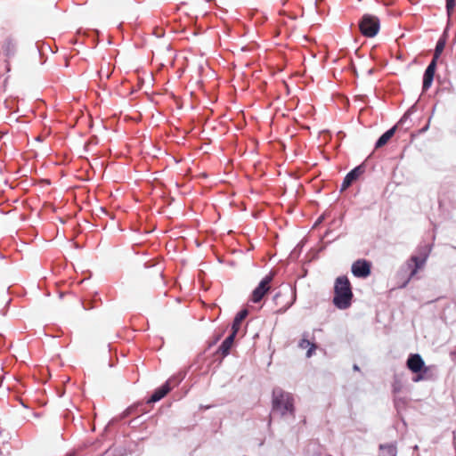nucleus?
Masks as SVG:
<instances>
[{
	"label": "nucleus",
	"instance_id": "f3484780",
	"mask_svg": "<svg viewBox=\"0 0 456 456\" xmlns=\"http://www.w3.org/2000/svg\"><path fill=\"white\" fill-rule=\"evenodd\" d=\"M288 294L290 295V301H289L284 306L277 310V314H284L296 301V290L289 289Z\"/></svg>",
	"mask_w": 456,
	"mask_h": 456
},
{
	"label": "nucleus",
	"instance_id": "dca6fc26",
	"mask_svg": "<svg viewBox=\"0 0 456 456\" xmlns=\"http://www.w3.org/2000/svg\"><path fill=\"white\" fill-rule=\"evenodd\" d=\"M8 289H9V288H5L4 287V289H3V292H2V302L4 304V306L0 311V314L3 316L6 315L7 307H8V305H10V303L12 301V299L9 297V294H8Z\"/></svg>",
	"mask_w": 456,
	"mask_h": 456
},
{
	"label": "nucleus",
	"instance_id": "ddd939ff",
	"mask_svg": "<svg viewBox=\"0 0 456 456\" xmlns=\"http://www.w3.org/2000/svg\"><path fill=\"white\" fill-rule=\"evenodd\" d=\"M236 335V333L231 331V333L224 338V340L219 346L217 352L220 353L223 356H227L230 354Z\"/></svg>",
	"mask_w": 456,
	"mask_h": 456
},
{
	"label": "nucleus",
	"instance_id": "6e6552de",
	"mask_svg": "<svg viewBox=\"0 0 456 456\" xmlns=\"http://www.w3.org/2000/svg\"><path fill=\"white\" fill-rule=\"evenodd\" d=\"M273 279V274L269 273L265 276L259 284L254 289L251 294V301L253 303H259L265 294L270 290V283Z\"/></svg>",
	"mask_w": 456,
	"mask_h": 456
},
{
	"label": "nucleus",
	"instance_id": "39448f33",
	"mask_svg": "<svg viewBox=\"0 0 456 456\" xmlns=\"http://www.w3.org/2000/svg\"><path fill=\"white\" fill-rule=\"evenodd\" d=\"M380 20L372 14H363L359 20V29L362 36L374 37L379 31Z\"/></svg>",
	"mask_w": 456,
	"mask_h": 456
},
{
	"label": "nucleus",
	"instance_id": "a878e982",
	"mask_svg": "<svg viewBox=\"0 0 456 456\" xmlns=\"http://www.w3.org/2000/svg\"><path fill=\"white\" fill-rule=\"evenodd\" d=\"M353 370L355 371H360V367L357 364L353 365Z\"/></svg>",
	"mask_w": 456,
	"mask_h": 456
},
{
	"label": "nucleus",
	"instance_id": "2eb2a0df",
	"mask_svg": "<svg viewBox=\"0 0 456 456\" xmlns=\"http://www.w3.org/2000/svg\"><path fill=\"white\" fill-rule=\"evenodd\" d=\"M379 456H396L397 448L395 443L379 444Z\"/></svg>",
	"mask_w": 456,
	"mask_h": 456
},
{
	"label": "nucleus",
	"instance_id": "0eeeda50",
	"mask_svg": "<svg viewBox=\"0 0 456 456\" xmlns=\"http://www.w3.org/2000/svg\"><path fill=\"white\" fill-rule=\"evenodd\" d=\"M183 379V376L181 375H174L169 378L163 385L154 390L147 403H151L160 401L171 391L174 387L179 385Z\"/></svg>",
	"mask_w": 456,
	"mask_h": 456
},
{
	"label": "nucleus",
	"instance_id": "9b49d317",
	"mask_svg": "<svg viewBox=\"0 0 456 456\" xmlns=\"http://www.w3.org/2000/svg\"><path fill=\"white\" fill-rule=\"evenodd\" d=\"M436 60H431L428 67L426 68L424 74H423V82H422V91L426 92L428 91L430 86H432L434 76L436 69Z\"/></svg>",
	"mask_w": 456,
	"mask_h": 456
},
{
	"label": "nucleus",
	"instance_id": "f8f14e48",
	"mask_svg": "<svg viewBox=\"0 0 456 456\" xmlns=\"http://www.w3.org/2000/svg\"><path fill=\"white\" fill-rule=\"evenodd\" d=\"M2 50L7 59L14 57L17 51L16 41L11 37H6L2 44Z\"/></svg>",
	"mask_w": 456,
	"mask_h": 456
},
{
	"label": "nucleus",
	"instance_id": "f257e3e1",
	"mask_svg": "<svg viewBox=\"0 0 456 456\" xmlns=\"http://www.w3.org/2000/svg\"><path fill=\"white\" fill-rule=\"evenodd\" d=\"M429 252L430 249L425 247L419 249V255L411 256L405 265L401 266L397 273V279L402 281L398 282V288L403 289L408 285L418 271L424 266L429 256Z\"/></svg>",
	"mask_w": 456,
	"mask_h": 456
},
{
	"label": "nucleus",
	"instance_id": "6ab92c4d",
	"mask_svg": "<svg viewBox=\"0 0 456 456\" xmlns=\"http://www.w3.org/2000/svg\"><path fill=\"white\" fill-rule=\"evenodd\" d=\"M314 343H312L308 339V333L305 332L303 334V338L300 339L298 343V346L302 349L308 348L311 346V345H314Z\"/></svg>",
	"mask_w": 456,
	"mask_h": 456
},
{
	"label": "nucleus",
	"instance_id": "b1692460",
	"mask_svg": "<svg viewBox=\"0 0 456 456\" xmlns=\"http://www.w3.org/2000/svg\"><path fill=\"white\" fill-rule=\"evenodd\" d=\"M283 295H284V294H283V293H281V292H278V293H276V294L274 295V297H273V300L275 301V304H276V305H279L278 300H279V298H280V297H281Z\"/></svg>",
	"mask_w": 456,
	"mask_h": 456
},
{
	"label": "nucleus",
	"instance_id": "412c9836",
	"mask_svg": "<svg viewBox=\"0 0 456 456\" xmlns=\"http://www.w3.org/2000/svg\"><path fill=\"white\" fill-rule=\"evenodd\" d=\"M403 387V385L400 380H398L396 378L395 379L393 384H392V391L394 394H397L401 392Z\"/></svg>",
	"mask_w": 456,
	"mask_h": 456
},
{
	"label": "nucleus",
	"instance_id": "aec40b11",
	"mask_svg": "<svg viewBox=\"0 0 456 456\" xmlns=\"http://www.w3.org/2000/svg\"><path fill=\"white\" fill-rule=\"evenodd\" d=\"M444 48V42L439 40L436 43V48H435V53H434V56H433L432 60H436V61H437V59L439 58V56H440L441 53L443 52Z\"/></svg>",
	"mask_w": 456,
	"mask_h": 456
},
{
	"label": "nucleus",
	"instance_id": "c85d7f7f",
	"mask_svg": "<svg viewBox=\"0 0 456 456\" xmlns=\"http://www.w3.org/2000/svg\"><path fill=\"white\" fill-rule=\"evenodd\" d=\"M66 456H74V454H67Z\"/></svg>",
	"mask_w": 456,
	"mask_h": 456
},
{
	"label": "nucleus",
	"instance_id": "4468645a",
	"mask_svg": "<svg viewBox=\"0 0 456 456\" xmlns=\"http://www.w3.org/2000/svg\"><path fill=\"white\" fill-rule=\"evenodd\" d=\"M248 315V311L247 309H242L237 313L235 315L232 323V332L238 333L240 324L244 319Z\"/></svg>",
	"mask_w": 456,
	"mask_h": 456
},
{
	"label": "nucleus",
	"instance_id": "5701e85b",
	"mask_svg": "<svg viewBox=\"0 0 456 456\" xmlns=\"http://www.w3.org/2000/svg\"><path fill=\"white\" fill-rule=\"evenodd\" d=\"M316 347H317L316 344L311 345V346L308 347V350L306 352V357L307 358H310L313 355V354L315 351Z\"/></svg>",
	"mask_w": 456,
	"mask_h": 456
},
{
	"label": "nucleus",
	"instance_id": "cd10ccee",
	"mask_svg": "<svg viewBox=\"0 0 456 456\" xmlns=\"http://www.w3.org/2000/svg\"><path fill=\"white\" fill-rule=\"evenodd\" d=\"M125 416L128 415L129 414V411L128 410H126L125 412H124Z\"/></svg>",
	"mask_w": 456,
	"mask_h": 456
},
{
	"label": "nucleus",
	"instance_id": "a211bd4d",
	"mask_svg": "<svg viewBox=\"0 0 456 456\" xmlns=\"http://www.w3.org/2000/svg\"><path fill=\"white\" fill-rule=\"evenodd\" d=\"M394 404L397 413H401V411L406 408L407 399L403 397H395Z\"/></svg>",
	"mask_w": 456,
	"mask_h": 456
},
{
	"label": "nucleus",
	"instance_id": "423d86ee",
	"mask_svg": "<svg viewBox=\"0 0 456 456\" xmlns=\"http://www.w3.org/2000/svg\"><path fill=\"white\" fill-rule=\"evenodd\" d=\"M415 105H412L411 108H409L407 111L403 115V117L399 119L395 126L387 130L379 137V139L375 142V148L379 149L386 145L388 142V141L393 137L398 126L403 127L404 125L408 123V121L411 122L410 117L411 114L415 112Z\"/></svg>",
	"mask_w": 456,
	"mask_h": 456
},
{
	"label": "nucleus",
	"instance_id": "7ed1b4c3",
	"mask_svg": "<svg viewBox=\"0 0 456 456\" xmlns=\"http://www.w3.org/2000/svg\"><path fill=\"white\" fill-rule=\"evenodd\" d=\"M353 297L349 279L345 275L338 277L334 285L333 305L340 310H346L350 307Z\"/></svg>",
	"mask_w": 456,
	"mask_h": 456
},
{
	"label": "nucleus",
	"instance_id": "1a4fd4ad",
	"mask_svg": "<svg viewBox=\"0 0 456 456\" xmlns=\"http://www.w3.org/2000/svg\"><path fill=\"white\" fill-rule=\"evenodd\" d=\"M365 170L366 166L364 163H362L350 170L343 179L340 191H343L349 188L360 177V175L365 172Z\"/></svg>",
	"mask_w": 456,
	"mask_h": 456
},
{
	"label": "nucleus",
	"instance_id": "20e7f679",
	"mask_svg": "<svg viewBox=\"0 0 456 456\" xmlns=\"http://www.w3.org/2000/svg\"><path fill=\"white\" fill-rule=\"evenodd\" d=\"M406 366L415 374L412 378L413 382L431 379L430 367L425 365V362L420 354H411L406 361Z\"/></svg>",
	"mask_w": 456,
	"mask_h": 456
},
{
	"label": "nucleus",
	"instance_id": "4be33fe9",
	"mask_svg": "<svg viewBox=\"0 0 456 456\" xmlns=\"http://www.w3.org/2000/svg\"><path fill=\"white\" fill-rule=\"evenodd\" d=\"M455 4H456L455 0H446L445 7H446L448 15H450L453 12Z\"/></svg>",
	"mask_w": 456,
	"mask_h": 456
},
{
	"label": "nucleus",
	"instance_id": "c756f323",
	"mask_svg": "<svg viewBox=\"0 0 456 456\" xmlns=\"http://www.w3.org/2000/svg\"><path fill=\"white\" fill-rule=\"evenodd\" d=\"M452 248L456 249V246H452Z\"/></svg>",
	"mask_w": 456,
	"mask_h": 456
},
{
	"label": "nucleus",
	"instance_id": "393cba45",
	"mask_svg": "<svg viewBox=\"0 0 456 456\" xmlns=\"http://www.w3.org/2000/svg\"><path fill=\"white\" fill-rule=\"evenodd\" d=\"M212 407H213V405H202V404H201V405L200 406V410H208V409H210V408H212Z\"/></svg>",
	"mask_w": 456,
	"mask_h": 456
},
{
	"label": "nucleus",
	"instance_id": "bb28decb",
	"mask_svg": "<svg viewBox=\"0 0 456 456\" xmlns=\"http://www.w3.org/2000/svg\"><path fill=\"white\" fill-rule=\"evenodd\" d=\"M428 125H427L426 126H424V127L420 130V132H425V131H427V130H428Z\"/></svg>",
	"mask_w": 456,
	"mask_h": 456
},
{
	"label": "nucleus",
	"instance_id": "9d476101",
	"mask_svg": "<svg viewBox=\"0 0 456 456\" xmlns=\"http://www.w3.org/2000/svg\"><path fill=\"white\" fill-rule=\"evenodd\" d=\"M351 272L357 278H367L371 273V265L365 259H358L353 263Z\"/></svg>",
	"mask_w": 456,
	"mask_h": 456
},
{
	"label": "nucleus",
	"instance_id": "f03ea898",
	"mask_svg": "<svg viewBox=\"0 0 456 456\" xmlns=\"http://www.w3.org/2000/svg\"><path fill=\"white\" fill-rule=\"evenodd\" d=\"M272 411L281 417L289 414L295 416L294 397L292 394L275 387L272 392Z\"/></svg>",
	"mask_w": 456,
	"mask_h": 456
}]
</instances>
